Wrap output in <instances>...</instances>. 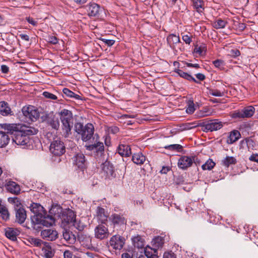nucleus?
I'll return each instance as SVG.
<instances>
[{
  "mask_svg": "<svg viewBox=\"0 0 258 258\" xmlns=\"http://www.w3.org/2000/svg\"><path fill=\"white\" fill-rule=\"evenodd\" d=\"M118 153L121 156L128 157L131 154V148L128 145L120 144L117 148Z\"/></svg>",
  "mask_w": 258,
  "mask_h": 258,
  "instance_id": "obj_24",
  "label": "nucleus"
},
{
  "mask_svg": "<svg viewBox=\"0 0 258 258\" xmlns=\"http://www.w3.org/2000/svg\"><path fill=\"white\" fill-rule=\"evenodd\" d=\"M63 238L70 244H73L76 241V236L72 232L64 229L63 231Z\"/></svg>",
  "mask_w": 258,
  "mask_h": 258,
  "instance_id": "obj_32",
  "label": "nucleus"
},
{
  "mask_svg": "<svg viewBox=\"0 0 258 258\" xmlns=\"http://www.w3.org/2000/svg\"><path fill=\"white\" fill-rule=\"evenodd\" d=\"M164 148L170 151H176L177 152H181L182 150V146L179 144H172L164 147Z\"/></svg>",
  "mask_w": 258,
  "mask_h": 258,
  "instance_id": "obj_45",
  "label": "nucleus"
},
{
  "mask_svg": "<svg viewBox=\"0 0 258 258\" xmlns=\"http://www.w3.org/2000/svg\"><path fill=\"white\" fill-rule=\"evenodd\" d=\"M24 133V135H26L28 137L30 135H36L38 131L33 127H27L25 130H22Z\"/></svg>",
  "mask_w": 258,
  "mask_h": 258,
  "instance_id": "obj_46",
  "label": "nucleus"
},
{
  "mask_svg": "<svg viewBox=\"0 0 258 258\" xmlns=\"http://www.w3.org/2000/svg\"><path fill=\"white\" fill-rule=\"evenodd\" d=\"M195 157L194 156L188 157L183 156L181 157L179 159L177 163L178 167L183 170L187 169L192 165L195 160Z\"/></svg>",
  "mask_w": 258,
  "mask_h": 258,
  "instance_id": "obj_12",
  "label": "nucleus"
},
{
  "mask_svg": "<svg viewBox=\"0 0 258 258\" xmlns=\"http://www.w3.org/2000/svg\"><path fill=\"white\" fill-rule=\"evenodd\" d=\"M95 235L96 238L100 239L107 238L109 236L107 228L102 224L99 225L95 229Z\"/></svg>",
  "mask_w": 258,
  "mask_h": 258,
  "instance_id": "obj_17",
  "label": "nucleus"
},
{
  "mask_svg": "<svg viewBox=\"0 0 258 258\" xmlns=\"http://www.w3.org/2000/svg\"><path fill=\"white\" fill-rule=\"evenodd\" d=\"M101 40L105 43L108 46H111L114 44L115 43V41L111 39H106L104 38H102Z\"/></svg>",
  "mask_w": 258,
  "mask_h": 258,
  "instance_id": "obj_57",
  "label": "nucleus"
},
{
  "mask_svg": "<svg viewBox=\"0 0 258 258\" xmlns=\"http://www.w3.org/2000/svg\"><path fill=\"white\" fill-rule=\"evenodd\" d=\"M200 126L203 131L208 132L220 130L223 127V123L218 119H213L201 123Z\"/></svg>",
  "mask_w": 258,
  "mask_h": 258,
  "instance_id": "obj_5",
  "label": "nucleus"
},
{
  "mask_svg": "<svg viewBox=\"0 0 258 258\" xmlns=\"http://www.w3.org/2000/svg\"><path fill=\"white\" fill-rule=\"evenodd\" d=\"M73 254L69 250H66L63 253L64 258H72Z\"/></svg>",
  "mask_w": 258,
  "mask_h": 258,
  "instance_id": "obj_64",
  "label": "nucleus"
},
{
  "mask_svg": "<svg viewBox=\"0 0 258 258\" xmlns=\"http://www.w3.org/2000/svg\"><path fill=\"white\" fill-rule=\"evenodd\" d=\"M47 124L50 126L52 128L58 130L59 128L60 123L58 117L53 114H49L45 119Z\"/></svg>",
  "mask_w": 258,
  "mask_h": 258,
  "instance_id": "obj_18",
  "label": "nucleus"
},
{
  "mask_svg": "<svg viewBox=\"0 0 258 258\" xmlns=\"http://www.w3.org/2000/svg\"><path fill=\"white\" fill-rule=\"evenodd\" d=\"M236 163V159L232 156H226L221 161V165L226 167L231 165H234Z\"/></svg>",
  "mask_w": 258,
  "mask_h": 258,
  "instance_id": "obj_36",
  "label": "nucleus"
},
{
  "mask_svg": "<svg viewBox=\"0 0 258 258\" xmlns=\"http://www.w3.org/2000/svg\"><path fill=\"white\" fill-rule=\"evenodd\" d=\"M22 112L26 119L31 121H36L39 117L37 109L32 105L24 106L22 109Z\"/></svg>",
  "mask_w": 258,
  "mask_h": 258,
  "instance_id": "obj_6",
  "label": "nucleus"
},
{
  "mask_svg": "<svg viewBox=\"0 0 258 258\" xmlns=\"http://www.w3.org/2000/svg\"><path fill=\"white\" fill-rule=\"evenodd\" d=\"M125 239L119 235L113 236L110 239L109 244L113 248L115 249H121L124 244Z\"/></svg>",
  "mask_w": 258,
  "mask_h": 258,
  "instance_id": "obj_13",
  "label": "nucleus"
},
{
  "mask_svg": "<svg viewBox=\"0 0 258 258\" xmlns=\"http://www.w3.org/2000/svg\"><path fill=\"white\" fill-rule=\"evenodd\" d=\"M152 242L155 247L159 248L163 246L164 244V239L162 237L158 236L153 239Z\"/></svg>",
  "mask_w": 258,
  "mask_h": 258,
  "instance_id": "obj_43",
  "label": "nucleus"
},
{
  "mask_svg": "<svg viewBox=\"0 0 258 258\" xmlns=\"http://www.w3.org/2000/svg\"><path fill=\"white\" fill-rule=\"evenodd\" d=\"M0 216L5 221L8 220L10 218V214L8 208L2 204L1 200H0Z\"/></svg>",
  "mask_w": 258,
  "mask_h": 258,
  "instance_id": "obj_35",
  "label": "nucleus"
},
{
  "mask_svg": "<svg viewBox=\"0 0 258 258\" xmlns=\"http://www.w3.org/2000/svg\"><path fill=\"white\" fill-rule=\"evenodd\" d=\"M195 110V104L193 100H189L187 102V107L186 108V112L187 114H192Z\"/></svg>",
  "mask_w": 258,
  "mask_h": 258,
  "instance_id": "obj_44",
  "label": "nucleus"
},
{
  "mask_svg": "<svg viewBox=\"0 0 258 258\" xmlns=\"http://www.w3.org/2000/svg\"><path fill=\"white\" fill-rule=\"evenodd\" d=\"M0 114L3 116L13 115V113L7 102L5 101L0 102Z\"/></svg>",
  "mask_w": 258,
  "mask_h": 258,
  "instance_id": "obj_25",
  "label": "nucleus"
},
{
  "mask_svg": "<svg viewBox=\"0 0 258 258\" xmlns=\"http://www.w3.org/2000/svg\"><path fill=\"white\" fill-rule=\"evenodd\" d=\"M55 254V249L51 244L44 242L41 248V256L44 258H52Z\"/></svg>",
  "mask_w": 258,
  "mask_h": 258,
  "instance_id": "obj_15",
  "label": "nucleus"
},
{
  "mask_svg": "<svg viewBox=\"0 0 258 258\" xmlns=\"http://www.w3.org/2000/svg\"><path fill=\"white\" fill-rule=\"evenodd\" d=\"M43 95L46 98L50 99L51 100H56L57 99V97L56 95L47 91L44 92L43 93Z\"/></svg>",
  "mask_w": 258,
  "mask_h": 258,
  "instance_id": "obj_50",
  "label": "nucleus"
},
{
  "mask_svg": "<svg viewBox=\"0 0 258 258\" xmlns=\"http://www.w3.org/2000/svg\"><path fill=\"white\" fill-rule=\"evenodd\" d=\"M49 150L53 155L57 156H61L66 152L63 143L59 140L53 141L51 143Z\"/></svg>",
  "mask_w": 258,
  "mask_h": 258,
  "instance_id": "obj_7",
  "label": "nucleus"
},
{
  "mask_svg": "<svg viewBox=\"0 0 258 258\" xmlns=\"http://www.w3.org/2000/svg\"><path fill=\"white\" fill-rule=\"evenodd\" d=\"M1 70L3 73L7 74L9 72V68L5 64H3L1 67Z\"/></svg>",
  "mask_w": 258,
  "mask_h": 258,
  "instance_id": "obj_60",
  "label": "nucleus"
},
{
  "mask_svg": "<svg viewBox=\"0 0 258 258\" xmlns=\"http://www.w3.org/2000/svg\"><path fill=\"white\" fill-rule=\"evenodd\" d=\"M22 126L20 124L16 123H2L0 124V131H4L8 135L15 133L21 129Z\"/></svg>",
  "mask_w": 258,
  "mask_h": 258,
  "instance_id": "obj_16",
  "label": "nucleus"
},
{
  "mask_svg": "<svg viewBox=\"0 0 258 258\" xmlns=\"http://www.w3.org/2000/svg\"><path fill=\"white\" fill-rule=\"evenodd\" d=\"M27 241H28V242L30 244L33 245L34 246H36V247H41L42 244H43L44 242L42 240H41L39 238L31 237V236L29 237L28 238Z\"/></svg>",
  "mask_w": 258,
  "mask_h": 258,
  "instance_id": "obj_39",
  "label": "nucleus"
},
{
  "mask_svg": "<svg viewBox=\"0 0 258 258\" xmlns=\"http://www.w3.org/2000/svg\"><path fill=\"white\" fill-rule=\"evenodd\" d=\"M87 149L95 152L98 155H100V156L104 155V147L102 142H98L94 144L90 145L87 146Z\"/></svg>",
  "mask_w": 258,
  "mask_h": 258,
  "instance_id": "obj_22",
  "label": "nucleus"
},
{
  "mask_svg": "<svg viewBox=\"0 0 258 258\" xmlns=\"http://www.w3.org/2000/svg\"><path fill=\"white\" fill-rule=\"evenodd\" d=\"M210 94L216 97H222L224 95V93L217 89H212L210 90Z\"/></svg>",
  "mask_w": 258,
  "mask_h": 258,
  "instance_id": "obj_47",
  "label": "nucleus"
},
{
  "mask_svg": "<svg viewBox=\"0 0 258 258\" xmlns=\"http://www.w3.org/2000/svg\"><path fill=\"white\" fill-rule=\"evenodd\" d=\"M132 242L135 247L138 249L143 248L145 246V239L141 236L138 235L132 238Z\"/></svg>",
  "mask_w": 258,
  "mask_h": 258,
  "instance_id": "obj_27",
  "label": "nucleus"
},
{
  "mask_svg": "<svg viewBox=\"0 0 258 258\" xmlns=\"http://www.w3.org/2000/svg\"><path fill=\"white\" fill-rule=\"evenodd\" d=\"M47 41L48 42L53 44H56L58 43L57 38L54 36H48Z\"/></svg>",
  "mask_w": 258,
  "mask_h": 258,
  "instance_id": "obj_55",
  "label": "nucleus"
},
{
  "mask_svg": "<svg viewBox=\"0 0 258 258\" xmlns=\"http://www.w3.org/2000/svg\"><path fill=\"white\" fill-rule=\"evenodd\" d=\"M12 141L16 145L23 146V148H25L29 143V138L26 135H24L23 131L20 129L14 134Z\"/></svg>",
  "mask_w": 258,
  "mask_h": 258,
  "instance_id": "obj_9",
  "label": "nucleus"
},
{
  "mask_svg": "<svg viewBox=\"0 0 258 258\" xmlns=\"http://www.w3.org/2000/svg\"><path fill=\"white\" fill-rule=\"evenodd\" d=\"M206 47L205 46H200L199 47L196 46L194 49L195 52L202 55L204 51H206Z\"/></svg>",
  "mask_w": 258,
  "mask_h": 258,
  "instance_id": "obj_54",
  "label": "nucleus"
},
{
  "mask_svg": "<svg viewBox=\"0 0 258 258\" xmlns=\"http://www.w3.org/2000/svg\"><path fill=\"white\" fill-rule=\"evenodd\" d=\"M85 9L90 18L98 17L100 15V6L95 3H90L85 6Z\"/></svg>",
  "mask_w": 258,
  "mask_h": 258,
  "instance_id": "obj_10",
  "label": "nucleus"
},
{
  "mask_svg": "<svg viewBox=\"0 0 258 258\" xmlns=\"http://www.w3.org/2000/svg\"><path fill=\"white\" fill-rule=\"evenodd\" d=\"M50 213L58 217H60V214H62L61 217L62 222L66 224H73L76 219L75 212L70 209H66L62 212V209L61 208L54 207L50 210Z\"/></svg>",
  "mask_w": 258,
  "mask_h": 258,
  "instance_id": "obj_3",
  "label": "nucleus"
},
{
  "mask_svg": "<svg viewBox=\"0 0 258 258\" xmlns=\"http://www.w3.org/2000/svg\"><path fill=\"white\" fill-rule=\"evenodd\" d=\"M228 52V55L233 57H236L240 55L239 50L237 49H232Z\"/></svg>",
  "mask_w": 258,
  "mask_h": 258,
  "instance_id": "obj_49",
  "label": "nucleus"
},
{
  "mask_svg": "<svg viewBox=\"0 0 258 258\" xmlns=\"http://www.w3.org/2000/svg\"><path fill=\"white\" fill-rule=\"evenodd\" d=\"M157 250L155 248H152L150 247H146L144 248L145 255L147 258H157V255L156 254Z\"/></svg>",
  "mask_w": 258,
  "mask_h": 258,
  "instance_id": "obj_37",
  "label": "nucleus"
},
{
  "mask_svg": "<svg viewBox=\"0 0 258 258\" xmlns=\"http://www.w3.org/2000/svg\"><path fill=\"white\" fill-rule=\"evenodd\" d=\"M73 225L79 231H82L84 228V225L80 221H78L76 219L73 223Z\"/></svg>",
  "mask_w": 258,
  "mask_h": 258,
  "instance_id": "obj_48",
  "label": "nucleus"
},
{
  "mask_svg": "<svg viewBox=\"0 0 258 258\" xmlns=\"http://www.w3.org/2000/svg\"><path fill=\"white\" fill-rule=\"evenodd\" d=\"M26 20L29 23L31 24L33 26H36L37 24L36 21H35L32 18L30 17H27Z\"/></svg>",
  "mask_w": 258,
  "mask_h": 258,
  "instance_id": "obj_63",
  "label": "nucleus"
},
{
  "mask_svg": "<svg viewBox=\"0 0 258 258\" xmlns=\"http://www.w3.org/2000/svg\"><path fill=\"white\" fill-rule=\"evenodd\" d=\"M6 188L8 191L12 194L17 195L20 193V185L14 181H9L8 182L6 185Z\"/></svg>",
  "mask_w": 258,
  "mask_h": 258,
  "instance_id": "obj_23",
  "label": "nucleus"
},
{
  "mask_svg": "<svg viewBox=\"0 0 258 258\" xmlns=\"http://www.w3.org/2000/svg\"><path fill=\"white\" fill-rule=\"evenodd\" d=\"M73 162L78 168L83 169L86 166V160L85 155L82 153H78L72 158Z\"/></svg>",
  "mask_w": 258,
  "mask_h": 258,
  "instance_id": "obj_19",
  "label": "nucleus"
},
{
  "mask_svg": "<svg viewBox=\"0 0 258 258\" xmlns=\"http://www.w3.org/2000/svg\"><path fill=\"white\" fill-rule=\"evenodd\" d=\"M41 237L48 241H53L58 238L57 232L53 229H45L41 230Z\"/></svg>",
  "mask_w": 258,
  "mask_h": 258,
  "instance_id": "obj_14",
  "label": "nucleus"
},
{
  "mask_svg": "<svg viewBox=\"0 0 258 258\" xmlns=\"http://www.w3.org/2000/svg\"><path fill=\"white\" fill-rule=\"evenodd\" d=\"M111 221L114 225H121L126 224L125 218L121 215L114 214L111 216Z\"/></svg>",
  "mask_w": 258,
  "mask_h": 258,
  "instance_id": "obj_26",
  "label": "nucleus"
},
{
  "mask_svg": "<svg viewBox=\"0 0 258 258\" xmlns=\"http://www.w3.org/2000/svg\"><path fill=\"white\" fill-rule=\"evenodd\" d=\"M96 216L101 223H105L107 219V215L105 212L104 209L98 207L96 209Z\"/></svg>",
  "mask_w": 258,
  "mask_h": 258,
  "instance_id": "obj_31",
  "label": "nucleus"
},
{
  "mask_svg": "<svg viewBox=\"0 0 258 258\" xmlns=\"http://www.w3.org/2000/svg\"><path fill=\"white\" fill-rule=\"evenodd\" d=\"M194 8L199 13H202L204 10V2L203 0H190Z\"/></svg>",
  "mask_w": 258,
  "mask_h": 258,
  "instance_id": "obj_38",
  "label": "nucleus"
},
{
  "mask_svg": "<svg viewBox=\"0 0 258 258\" xmlns=\"http://www.w3.org/2000/svg\"><path fill=\"white\" fill-rule=\"evenodd\" d=\"M146 157L141 152L134 153L132 156L133 162L137 165H142L146 161Z\"/></svg>",
  "mask_w": 258,
  "mask_h": 258,
  "instance_id": "obj_29",
  "label": "nucleus"
},
{
  "mask_svg": "<svg viewBox=\"0 0 258 258\" xmlns=\"http://www.w3.org/2000/svg\"><path fill=\"white\" fill-rule=\"evenodd\" d=\"M192 36L187 34L183 35L182 39L183 41L187 44L189 45L192 41Z\"/></svg>",
  "mask_w": 258,
  "mask_h": 258,
  "instance_id": "obj_52",
  "label": "nucleus"
},
{
  "mask_svg": "<svg viewBox=\"0 0 258 258\" xmlns=\"http://www.w3.org/2000/svg\"><path fill=\"white\" fill-rule=\"evenodd\" d=\"M15 210L16 221L19 224L23 223L27 217L26 212L23 207L17 208Z\"/></svg>",
  "mask_w": 258,
  "mask_h": 258,
  "instance_id": "obj_21",
  "label": "nucleus"
},
{
  "mask_svg": "<svg viewBox=\"0 0 258 258\" xmlns=\"http://www.w3.org/2000/svg\"><path fill=\"white\" fill-rule=\"evenodd\" d=\"M195 123L192 122L190 123H187L185 124L184 129L186 130H190L195 128L196 126H197V125H194Z\"/></svg>",
  "mask_w": 258,
  "mask_h": 258,
  "instance_id": "obj_62",
  "label": "nucleus"
},
{
  "mask_svg": "<svg viewBox=\"0 0 258 258\" xmlns=\"http://www.w3.org/2000/svg\"><path fill=\"white\" fill-rule=\"evenodd\" d=\"M31 211L34 214L31 216V222L34 229L37 230L41 228V226L48 227L54 223V218L44 212L43 207L40 204L33 203L31 206Z\"/></svg>",
  "mask_w": 258,
  "mask_h": 258,
  "instance_id": "obj_1",
  "label": "nucleus"
},
{
  "mask_svg": "<svg viewBox=\"0 0 258 258\" xmlns=\"http://www.w3.org/2000/svg\"><path fill=\"white\" fill-rule=\"evenodd\" d=\"M20 231L17 228L7 227L5 229V235L12 241L17 240V236L20 234Z\"/></svg>",
  "mask_w": 258,
  "mask_h": 258,
  "instance_id": "obj_20",
  "label": "nucleus"
},
{
  "mask_svg": "<svg viewBox=\"0 0 258 258\" xmlns=\"http://www.w3.org/2000/svg\"><path fill=\"white\" fill-rule=\"evenodd\" d=\"M109 132L110 133L115 134L119 132V128L115 126H111L109 128Z\"/></svg>",
  "mask_w": 258,
  "mask_h": 258,
  "instance_id": "obj_59",
  "label": "nucleus"
},
{
  "mask_svg": "<svg viewBox=\"0 0 258 258\" xmlns=\"http://www.w3.org/2000/svg\"><path fill=\"white\" fill-rule=\"evenodd\" d=\"M249 160L252 162H258V154H252L249 157Z\"/></svg>",
  "mask_w": 258,
  "mask_h": 258,
  "instance_id": "obj_58",
  "label": "nucleus"
},
{
  "mask_svg": "<svg viewBox=\"0 0 258 258\" xmlns=\"http://www.w3.org/2000/svg\"><path fill=\"white\" fill-rule=\"evenodd\" d=\"M215 163L211 159H209L205 164L202 166V168L205 170H210L215 166Z\"/></svg>",
  "mask_w": 258,
  "mask_h": 258,
  "instance_id": "obj_41",
  "label": "nucleus"
},
{
  "mask_svg": "<svg viewBox=\"0 0 258 258\" xmlns=\"http://www.w3.org/2000/svg\"><path fill=\"white\" fill-rule=\"evenodd\" d=\"M167 41L168 45L172 49L174 48L175 44L180 42L179 36L173 34H170L167 36Z\"/></svg>",
  "mask_w": 258,
  "mask_h": 258,
  "instance_id": "obj_28",
  "label": "nucleus"
},
{
  "mask_svg": "<svg viewBox=\"0 0 258 258\" xmlns=\"http://www.w3.org/2000/svg\"><path fill=\"white\" fill-rule=\"evenodd\" d=\"M241 137L240 133L237 130L231 132L228 138L227 142L229 144H232L237 141Z\"/></svg>",
  "mask_w": 258,
  "mask_h": 258,
  "instance_id": "obj_34",
  "label": "nucleus"
},
{
  "mask_svg": "<svg viewBox=\"0 0 258 258\" xmlns=\"http://www.w3.org/2000/svg\"><path fill=\"white\" fill-rule=\"evenodd\" d=\"M8 202L14 205L15 210L17 209V208L23 207L20 201L17 197L9 198Z\"/></svg>",
  "mask_w": 258,
  "mask_h": 258,
  "instance_id": "obj_42",
  "label": "nucleus"
},
{
  "mask_svg": "<svg viewBox=\"0 0 258 258\" xmlns=\"http://www.w3.org/2000/svg\"><path fill=\"white\" fill-rule=\"evenodd\" d=\"M242 142H246V145L248 148L251 147H253L254 144L253 140L250 138H245L242 140Z\"/></svg>",
  "mask_w": 258,
  "mask_h": 258,
  "instance_id": "obj_53",
  "label": "nucleus"
},
{
  "mask_svg": "<svg viewBox=\"0 0 258 258\" xmlns=\"http://www.w3.org/2000/svg\"><path fill=\"white\" fill-rule=\"evenodd\" d=\"M174 72L177 73L179 76L180 77L186 79L189 81H192L196 83H200V82L196 80L195 78H194L191 75L188 74L187 73H185L180 69H175Z\"/></svg>",
  "mask_w": 258,
  "mask_h": 258,
  "instance_id": "obj_30",
  "label": "nucleus"
},
{
  "mask_svg": "<svg viewBox=\"0 0 258 258\" xmlns=\"http://www.w3.org/2000/svg\"><path fill=\"white\" fill-rule=\"evenodd\" d=\"M61 122V128L66 137L71 134V130L73 125V116L72 112L68 109H63L59 113Z\"/></svg>",
  "mask_w": 258,
  "mask_h": 258,
  "instance_id": "obj_2",
  "label": "nucleus"
},
{
  "mask_svg": "<svg viewBox=\"0 0 258 258\" xmlns=\"http://www.w3.org/2000/svg\"><path fill=\"white\" fill-rule=\"evenodd\" d=\"M227 22L221 19H218L213 23V26L216 29L224 28Z\"/></svg>",
  "mask_w": 258,
  "mask_h": 258,
  "instance_id": "obj_40",
  "label": "nucleus"
},
{
  "mask_svg": "<svg viewBox=\"0 0 258 258\" xmlns=\"http://www.w3.org/2000/svg\"><path fill=\"white\" fill-rule=\"evenodd\" d=\"M102 173L107 178H112L115 176L114 167L111 163L105 161L102 164Z\"/></svg>",
  "mask_w": 258,
  "mask_h": 258,
  "instance_id": "obj_11",
  "label": "nucleus"
},
{
  "mask_svg": "<svg viewBox=\"0 0 258 258\" xmlns=\"http://www.w3.org/2000/svg\"><path fill=\"white\" fill-rule=\"evenodd\" d=\"M255 112V108L252 106H248L242 109L235 111L233 113V118H244L252 117Z\"/></svg>",
  "mask_w": 258,
  "mask_h": 258,
  "instance_id": "obj_8",
  "label": "nucleus"
},
{
  "mask_svg": "<svg viewBox=\"0 0 258 258\" xmlns=\"http://www.w3.org/2000/svg\"><path fill=\"white\" fill-rule=\"evenodd\" d=\"M213 63L216 68L221 69L223 68L224 66V62L221 59H216L213 61Z\"/></svg>",
  "mask_w": 258,
  "mask_h": 258,
  "instance_id": "obj_51",
  "label": "nucleus"
},
{
  "mask_svg": "<svg viewBox=\"0 0 258 258\" xmlns=\"http://www.w3.org/2000/svg\"><path fill=\"white\" fill-rule=\"evenodd\" d=\"M163 258H176L175 254L172 252H165Z\"/></svg>",
  "mask_w": 258,
  "mask_h": 258,
  "instance_id": "obj_61",
  "label": "nucleus"
},
{
  "mask_svg": "<svg viewBox=\"0 0 258 258\" xmlns=\"http://www.w3.org/2000/svg\"><path fill=\"white\" fill-rule=\"evenodd\" d=\"M75 131L81 136L83 142H87L92 138L94 127L92 123H87L84 126L82 123L78 122L75 124Z\"/></svg>",
  "mask_w": 258,
  "mask_h": 258,
  "instance_id": "obj_4",
  "label": "nucleus"
},
{
  "mask_svg": "<svg viewBox=\"0 0 258 258\" xmlns=\"http://www.w3.org/2000/svg\"><path fill=\"white\" fill-rule=\"evenodd\" d=\"M62 92L64 94H65L67 96L72 98L73 97V95H75V93L73 91H71L68 88H65L62 90Z\"/></svg>",
  "mask_w": 258,
  "mask_h": 258,
  "instance_id": "obj_56",
  "label": "nucleus"
},
{
  "mask_svg": "<svg viewBox=\"0 0 258 258\" xmlns=\"http://www.w3.org/2000/svg\"><path fill=\"white\" fill-rule=\"evenodd\" d=\"M10 138L6 132L0 131V148L5 147L9 143Z\"/></svg>",
  "mask_w": 258,
  "mask_h": 258,
  "instance_id": "obj_33",
  "label": "nucleus"
}]
</instances>
